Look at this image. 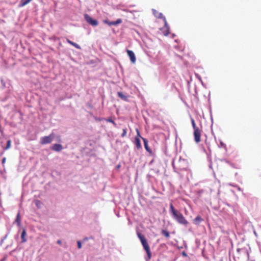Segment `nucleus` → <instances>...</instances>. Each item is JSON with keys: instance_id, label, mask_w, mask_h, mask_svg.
Here are the masks:
<instances>
[{"instance_id": "f257e3e1", "label": "nucleus", "mask_w": 261, "mask_h": 261, "mask_svg": "<svg viewBox=\"0 0 261 261\" xmlns=\"http://www.w3.org/2000/svg\"><path fill=\"white\" fill-rule=\"evenodd\" d=\"M170 211L172 214L173 218L180 224L186 226L188 221L186 220L183 215L177 210H175L172 203L170 204Z\"/></svg>"}, {"instance_id": "f03ea898", "label": "nucleus", "mask_w": 261, "mask_h": 261, "mask_svg": "<svg viewBox=\"0 0 261 261\" xmlns=\"http://www.w3.org/2000/svg\"><path fill=\"white\" fill-rule=\"evenodd\" d=\"M137 235L141 241V243L144 249L145 250L147 253V257L146 258V261H149L151 257V252L148 242L144 235L142 234L140 232H138Z\"/></svg>"}, {"instance_id": "7ed1b4c3", "label": "nucleus", "mask_w": 261, "mask_h": 261, "mask_svg": "<svg viewBox=\"0 0 261 261\" xmlns=\"http://www.w3.org/2000/svg\"><path fill=\"white\" fill-rule=\"evenodd\" d=\"M191 121L192 125V127L194 129V141L196 143H198L201 141V130L196 125L194 119L191 117Z\"/></svg>"}, {"instance_id": "20e7f679", "label": "nucleus", "mask_w": 261, "mask_h": 261, "mask_svg": "<svg viewBox=\"0 0 261 261\" xmlns=\"http://www.w3.org/2000/svg\"><path fill=\"white\" fill-rule=\"evenodd\" d=\"M173 167L176 168L180 171H187L189 167L188 162L187 160L185 159H180L176 166L173 165Z\"/></svg>"}, {"instance_id": "39448f33", "label": "nucleus", "mask_w": 261, "mask_h": 261, "mask_svg": "<svg viewBox=\"0 0 261 261\" xmlns=\"http://www.w3.org/2000/svg\"><path fill=\"white\" fill-rule=\"evenodd\" d=\"M55 138V134L51 133L49 136L41 137L40 141V143L41 145H45L50 143Z\"/></svg>"}, {"instance_id": "423d86ee", "label": "nucleus", "mask_w": 261, "mask_h": 261, "mask_svg": "<svg viewBox=\"0 0 261 261\" xmlns=\"http://www.w3.org/2000/svg\"><path fill=\"white\" fill-rule=\"evenodd\" d=\"M137 132V136L135 138L134 143L138 149H140L142 148L141 141L140 138L142 139V137L140 135L139 130L138 128L136 129Z\"/></svg>"}, {"instance_id": "0eeeda50", "label": "nucleus", "mask_w": 261, "mask_h": 261, "mask_svg": "<svg viewBox=\"0 0 261 261\" xmlns=\"http://www.w3.org/2000/svg\"><path fill=\"white\" fill-rule=\"evenodd\" d=\"M84 18L86 21L91 25L96 26L98 25V21L92 19L88 14H84Z\"/></svg>"}, {"instance_id": "6e6552de", "label": "nucleus", "mask_w": 261, "mask_h": 261, "mask_svg": "<svg viewBox=\"0 0 261 261\" xmlns=\"http://www.w3.org/2000/svg\"><path fill=\"white\" fill-rule=\"evenodd\" d=\"M164 27L160 29V31L164 36H167L169 34V27L167 25L165 18H164Z\"/></svg>"}, {"instance_id": "1a4fd4ad", "label": "nucleus", "mask_w": 261, "mask_h": 261, "mask_svg": "<svg viewBox=\"0 0 261 261\" xmlns=\"http://www.w3.org/2000/svg\"><path fill=\"white\" fill-rule=\"evenodd\" d=\"M126 52L132 63L135 64L136 61V58L134 53L132 50L128 49L126 50Z\"/></svg>"}, {"instance_id": "9d476101", "label": "nucleus", "mask_w": 261, "mask_h": 261, "mask_svg": "<svg viewBox=\"0 0 261 261\" xmlns=\"http://www.w3.org/2000/svg\"><path fill=\"white\" fill-rule=\"evenodd\" d=\"M103 22L105 23L108 24L109 25H118L122 22V20L121 19H118L115 21H111L110 22L108 20H105L103 21Z\"/></svg>"}, {"instance_id": "9b49d317", "label": "nucleus", "mask_w": 261, "mask_h": 261, "mask_svg": "<svg viewBox=\"0 0 261 261\" xmlns=\"http://www.w3.org/2000/svg\"><path fill=\"white\" fill-rule=\"evenodd\" d=\"M51 149L56 151H60L63 149V146L60 144H55L51 147Z\"/></svg>"}, {"instance_id": "f8f14e48", "label": "nucleus", "mask_w": 261, "mask_h": 261, "mask_svg": "<svg viewBox=\"0 0 261 261\" xmlns=\"http://www.w3.org/2000/svg\"><path fill=\"white\" fill-rule=\"evenodd\" d=\"M203 221V219L202 217L198 215L193 220V223L196 225H199L200 223Z\"/></svg>"}, {"instance_id": "ddd939ff", "label": "nucleus", "mask_w": 261, "mask_h": 261, "mask_svg": "<svg viewBox=\"0 0 261 261\" xmlns=\"http://www.w3.org/2000/svg\"><path fill=\"white\" fill-rule=\"evenodd\" d=\"M142 139L143 140L144 145V147H145V149L146 150V151H147L149 153H151V149L149 147V146L148 145V140L144 138H142Z\"/></svg>"}, {"instance_id": "4468645a", "label": "nucleus", "mask_w": 261, "mask_h": 261, "mask_svg": "<svg viewBox=\"0 0 261 261\" xmlns=\"http://www.w3.org/2000/svg\"><path fill=\"white\" fill-rule=\"evenodd\" d=\"M33 0H20L19 4V7H23L25 5H28V4H29Z\"/></svg>"}, {"instance_id": "2eb2a0df", "label": "nucleus", "mask_w": 261, "mask_h": 261, "mask_svg": "<svg viewBox=\"0 0 261 261\" xmlns=\"http://www.w3.org/2000/svg\"><path fill=\"white\" fill-rule=\"evenodd\" d=\"M66 41L67 42L69 43L70 44L72 45V46H74L75 48H77V49H81V46L77 44V43H74L72 41H71V40H70L69 39H66Z\"/></svg>"}, {"instance_id": "dca6fc26", "label": "nucleus", "mask_w": 261, "mask_h": 261, "mask_svg": "<svg viewBox=\"0 0 261 261\" xmlns=\"http://www.w3.org/2000/svg\"><path fill=\"white\" fill-rule=\"evenodd\" d=\"M117 94H118V96H119V97H120L121 99H122L124 101L127 100L128 97L127 96L125 95L124 94H123V93L122 92H118Z\"/></svg>"}, {"instance_id": "f3484780", "label": "nucleus", "mask_w": 261, "mask_h": 261, "mask_svg": "<svg viewBox=\"0 0 261 261\" xmlns=\"http://www.w3.org/2000/svg\"><path fill=\"white\" fill-rule=\"evenodd\" d=\"M26 231L25 230H23L22 232V233H21V239H22V241L21 242L22 243H24L27 241V239L25 238V236H26Z\"/></svg>"}, {"instance_id": "a211bd4d", "label": "nucleus", "mask_w": 261, "mask_h": 261, "mask_svg": "<svg viewBox=\"0 0 261 261\" xmlns=\"http://www.w3.org/2000/svg\"><path fill=\"white\" fill-rule=\"evenodd\" d=\"M162 234L165 237H166V238H169L170 237V233L169 232L166 230H165V229H163L162 230Z\"/></svg>"}, {"instance_id": "6ab92c4d", "label": "nucleus", "mask_w": 261, "mask_h": 261, "mask_svg": "<svg viewBox=\"0 0 261 261\" xmlns=\"http://www.w3.org/2000/svg\"><path fill=\"white\" fill-rule=\"evenodd\" d=\"M15 222L17 223L18 226L20 225L21 222H20V214L19 213L17 215V217L15 219Z\"/></svg>"}, {"instance_id": "aec40b11", "label": "nucleus", "mask_w": 261, "mask_h": 261, "mask_svg": "<svg viewBox=\"0 0 261 261\" xmlns=\"http://www.w3.org/2000/svg\"><path fill=\"white\" fill-rule=\"evenodd\" d=\"M11 141L10 140H9L7 141V146L4 148V149L7 150V149H9L11 147Z\"/></svg>"}, {"instance_id": "412c9836", "label": "nucleus", "mask_w": 261, "mask_h": 261, "mask_svg": "<svg viewBox=\"0 0 261 261\" xmlns=\"http://www.w3.org/2000/svg\"><path fill=\"white\" fill-rule=\"evenodd\" d=\"M35 204L37 207L40 208L42 205V202L40 200H37L35 201Z\"/></svg>"}, {"instance_id": "4be33fe9", "label": "nucleus", "mask_w": 261, "mask_h": 261, "mask_svg": "<svg viewBox=\"0 0 261 261\" xmlns=\"http://www.w3.org/2000/svg\"><path fill=\"white\" fill-rule=\"evenodd\" d=\"M126 128H124L123 129V133L122 134H121V137H125L126 135Z\"/></svg>"}, {"instance_id": "5701e85b", "label": "nucleus", "mask_w": 261, "mask_h": 261, "mask_svg": "<svg viewBox=\"0 0 261 261\" xmlns=\"http://www.w3.org/2000/svg\"><path fill=\"white\" fill-rule=\"evenodd\" d=\"M156 17H158V18H164V17H163V14H162V13H158V14L156 15Z\"/></svg>"}, {"instance_id": "b1692460", "label": "nucleus", "mask_w": 261, "mask_h": 261, "mask_svg": "<svg viewBox=\"0 0 261 261\" xmlns=\"http://www.w3.org/2000/svg\"><path fill=\"white\" fill-rule=\"evenodd\" d=\"M77 246H78V248L79 249L81 248V247H82V244H81L80 241H77Z\"/></svg>"}, {"instance_id": "393cba45", "label": "nucleus", "mask_w": 261, "mask_h": 261, "mask_svg": "<svg viewBox=\"0 0 261 261\" xmlns=\"http://www.w3.org/2000/svg\"><path fill=\"white\" fill-rule=\"evenodd\" d=\"M107 121L112 123L113 124H115V122L111 119H109L107 120Z\"/></svg>"}, {"instance_id": "a878e982", "label": "nucleus", "mask_w": 261, "mask_h": 261, "mask_svg": "<svg viewBox=\"0 0 261 261\" xmlns=\"http://www.w3.org/2000/svg\"><path fill=\"white\" fill-rule=\"evenodd\" d=\"M6 161V158H4L3 159V160H2V164H3V165H4V164H5V163Z\"/></svg>"}, {"instance_id": "bb28decb", "label": "nucleus", "mask_w": 261, "mask_h": 261, "mask_svg": "<svg viewBox=\"0 0 261 261\" xmlns=\"http://www.w3.org/2000/svg\"><path fill=\"white\" fill-rule=\"evenodd\" d=\"M57 243L58 244H60V245L61 244V240H58Z\"/></svg>"}]
</instances>
